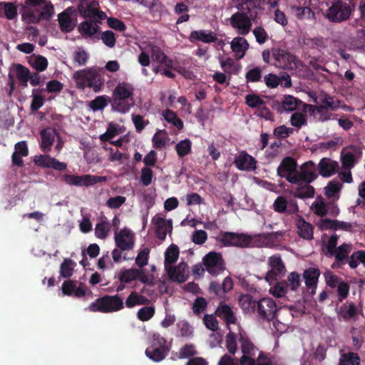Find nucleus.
I'll list each match as a JSON object with an SVG mask.
<instances>
[{
	"label": "nucleus",
	"mask_w": 365,
	"mask_h": 365,
	"mask_svg": "<svg viewBox=\"0 0 365 365\" xmlns=\"http://www.w3.org/2000/svg\"><path fill=\"white\" fill-rule=\"evenodd\" d=\"M257 313L262 319L272 321L277 331L283 332L286 329L289 320L284 319L282 315H289V311L287 309H277L272 299L264 297L259 300Z\"/></svg>",
	"instance_id": "obj_1"
},
{
	"label": "nucleus",
	"mask_w": 365,
	"mask_h": 365,
	"mask_svg": "<svg viewBox=\"0 0 365 365\" xmlns=\"http://www.w3.org/2000/svg\"><path fill=\"white\" fill-rule=\"evenodd\" d=\"M236 334L237 342L239 341L242 354L240 359V365H270L268 360L262 359V352L242 331L240 326H237Z\"/></svg>",
	"instance_id": "obj_2"
},
{
	"label": "nucleus",
	"mask_w": 365,
	"mask_h": 365,
	"mask_svg": "<svg viewBox=\"0 0 365 365\" xmlns=\"http://www.w3.org/2000/svg\"><path fill=\"white\" fill-rule=\"evenodd\" d=\"M217 314L224 319L227 323L229 333L226 335L225 339V346L227 351L232 355L237 352V319L230 307L227 304H221L216 310Z\"/></svg>",
	"instance_id": "obj_3"
},
{
	"label": "nucleus",
	"mask_w": 365,
	"mask_h": 365,
	"mask_svg": "<svg viewBox=\"0 0 365 365\" xmlns=\"http://www.w3.org/2000/svg\"><path fill=\"white\" fill-rule=\"evenodd\" d=\"M73 78L77 88L80 89L89 88H92L95 93H98L103 86V80L94 67L77 71L73 73Z\"/></svg>",
	"instance_id": "obj_4"
},
{
	"label": "nucleus",
	"mask_w": 365,
	"mask_h": 365,
	"mask_svg": "<svg viewBox=\"0 0 365 365\" xmlns=\"http://www.w3.org/2000/svg\"><path fill=\"white\" fill-rule=\"evenodd\" d=\"M133 87L127 83H119L113 92L112 106L120 113L128 112L133 105Z\"/></svg>",
	"instance_id": "obj_5"
},
{
	"label": "nucleus",
	"mask_w": 365,
	"mask_h": 365,
	"mask_svg": "<svg viewBox=\"0 0 365 365\" xmlns=\"http://www.w3.org/2000/svg\"><path fill=\"white\" fill-rule=\"evenodd\" d=\"M124 303L118 294L113 296L106 295L96 299L88 307V309L93 312L109 313L122 309Z\"/></svg>",
	"instance_id": "obj_6"
},
{
	"label": "nucleus",
	"mask_w": 365,
	"mask_h": 365,
	"mask_svg": "<svg viewBox=\"0 0 365 365\" xmlns=\"http://www.w3.org/2000/svg\"><path fill=\"white\" fill-rule=\"evenodd\" d=\"M252 17L250 14L248 6H240L238 11L229 19L230 24L240 36H246L250 32L252 26Z\"/></svg>",
	"instance_id": "obj_7"
},
{
	"label": "nucleus",
	"mask_w": 365,
	"mask_h": 365,
	"mask_svg": "<svg viewBox=\"0 0 365 365\" xmlns=\"http://www.w3.org/2000/svg\"><path fill=\"white\" fill-rule=\"evenodd\" d=\"M338 245V236L331 235L326 245L325 255L329 257H334L337 261L344 259L352 250V245L344 243L340 246Z\"/></svg>",
	"instance_id": "obj_8"
},
{
	"label": "nucleus",
	"mask_w": 365,
	"mask_h": 365,
	"mask_svg": "<svg viewBox=\"0 0 365 365\" xmlns=\"http://www.w3.org/2000/svg\"><path fill=\"white\" fill-rule=\"evenodd\" d=\"M78 11L81 17L98 23H102L107 18L106 14L99 10V4L96 0L81 2L78 6Z\"/></svg>",
	"instance_id": "obj_9"
},
{
	"label": "nucleus",
	"mask_w": 365,
	"mask_h": 365,
	"mask_svg": "<svg viewBox=\"0 0 365 365\" xmlns=\"http://www.w3.org/2000/svg\"><path fill=\"white\" fill-rule=\"evenodd\" d=\"M202 263L205 269L213 276L220 274L226 269L222 254L215 251L206 254L202 258Z\"/></svg>",
	"instance_id": "obj_10"
},
{
	"label": "nucleus",
	"mask_w": 365,
	"mask_h": 365,
	"mask_svg": "<svg viewBox=\"0 0 365 365\" xmlns=\"http://www.w3.org/2000/svg\"><path fill=\"white\" fill-rule=\"evenodd\" d=\"M62 180L66 184L70 185L88 187L97 183L106 182L108 179L106 176L91 175H74L64 174L62 176Z\"/></svg>",
	"instance_id": "obj_11"
},
{
	"label": "nucleus",
	"mask_w": 365,
	"mask_h": 365,
	"mask_svg": "<svg viewBox=\"0 0 365 365\" xmlns=\"http://www.w3.org/2000/svg\"><path fill=\"white\" fill-rule=\"evenodd\" d=\"M220 242L227 247H245L252 245L255 242V238L242 233L225 232L222 234Z\"/></svg>",
	"instance_id": "obj_12"
},
{
	"label": "nucleus",
	"mask_w": 365,
	"mask_h": 365,
	"mask_svg": "<svg viewBox=\"0 0 365 365\" xmlns=\"http://www.w3.org/2000/svg\"><path fill=\"white\" fill-rule=\"evenodd\" d=\"M58 22L61 32H71L76 26V11L73 6H68L58 14Z\"/></svg>",
	"instance_id": "obj_13"
},
{
	"label": "nucleus",
	"mask_w": 365,
	"mask_h": 365,
	"mask_svg": "<svg viewBox=\"0 0 365 365\" xmlns=\"http://www.w3.org/2000/svg\"><path fill=\"white\" fill-rule=\"evenodd\" d=\"M272 56L276 61L275 66L279 68L294 70L297 67L296 57L284 49L273 48Z\"/></svg>",
	"instance_id": "obj_14"
},
{
	"label": "nucleus",
	"mask_w": 365,
	"mask_h": 365,
	"mask_svg": "<svg viewBox=\"0 0 365 365\" xmlns=\"http://www.w3.org/2000/svg\"><path fill=\"white\" fill-rule=\"evenodd\" d=\"M297 163L291 157L284 158L277 168V173L281 178H285L289 182L294 184L297 175Z\"/></svg>",
	"instance_id": "obj_15"
},
{
	"label": "nucleus",
	"mask_w": 365,
	"mask_h": 365,
	"mask_svg": "<svg viewBox=\"0 0 365 365\" xmlns=\"http://www.w3.org/2000/svg\"><path fill=\"white\" fill-rule=\"evenodd\" d=\"M267 264L269 270L265 275V279L269 283L273 282L278 276L284 275L286 272L285 265L279 255H274L268 258Z\"/></svg>",
	"instance_id": "obj_16"
},
{
	"label": "nucleus",
	"mask_w": 365,
	"mask_h": 365,
	"mask_svg": "<svg viewBox=\"0 0 365 365\" xmlns=\"http://www.w3.org/2000/svg\"><path fill=\"white\" fill-rule=\"evenodd\" d=\"M362 150L357 146H348L344 148L341 152L342 167L344 170H351L356 163L361 159Z\"/></svg>",
	"instance_id": "obj_17"
},
{
	"label": "nucleus",
	"mask_w": 365,
	"mask_h": 365,
	"mask_svg": "<svg viewBox=\"0 0 365 365\" xmlns=\"http://www.w3.org/2000/svg\"><path fill=\"white\" fill-rule=\"evenodd\" d=\"M318 177L317 166L313 161H307L303 163L297 170L296 182L294 184H303L304 182H312Z\"/></svg>",
	"instance_id": "obj_18"
},
{
	"label": "nucleus",
	"mask_w": 365,
	"mask_h": 365,
	"mask_svg": "<svg viewBox=\"0 0 365 365\" xmlns=\"http://www.w3.org/2000/svg\"><path fill=\"white\" fill-rule=\"evenodd\" d=\"M350 13V8L346 3L336 1L327 9L326 17L331 21L340 22L347 19Z\"/></svg>",
	"instance_id": "obj_19"
},
{
	"label": "nucleus",
	"mask_w": 365,
	"mask_h": 365,
	"mask_svg": "<svg viewBox=\"0 0 365 365\" xmlns=\"http://www.w3.org/2000/svg\"><path fill=\"white\" fill-rule=\"evenodd\" d=\"M168 277L179 283L185 282L189 277V267L187 263L182 262L177 266L170 265L165 268Z\"/></svg>",
	"instance_id": "obj_20"
},
{
	"label": "nucleus",
	"mask_w": 365,
	"mask_h": 365,
	"mask_svg": "<svg viewBox=\"0 0 365 365\" xmlns=\"http://www.w3.org/2000/svg\"><path fill=\"white\" fill-rule=\"evenodd\" d=\"M116 247L120 250H130L134 246V235L133 232L125 227L115 235Z\"/></svg>",
	"instance_id": "obj_21"
},
{
	"label": "nucleus",
	"mask_w": 365,
	"mask_h": 365,
	"mask_svg": "<svg viewBox=\"0 0 365 365\" xmlns=\"http://www.w3.org/2000/svg\"><path fill=\"white\" fill-rule=\"evenodd\" d=\"M34 162L39 167L53 168L58 171H63L67 168L66 163L60 162L48 155H36Z\"/></svg>",
	"instance_id": "obj_22"
},
{
	"label": "nucleus",
	"mask_w": 365,
	"mask_h": 365,
	"mask_svg": "<svg viewBox=\"0 0 365 365\" xmlns=\"http://www.w3.org/2000/svg\"><path fill=\"white\" fill-rule=\"evenodd\" d=\"M274 211L283 213L287 212L289 213H295L298 211V205L295 200L287 201L283 196H279L273 203Z\"/></svg>",
	"instance_id": "obj_23"
},
{
	"label": "nucleus",
	"mask_w": 365,
	"mask_h": 365,
	"mask_svg": "<svg viewBox=\"0 0 365 365\" xmlns=\"http://www.w3.org/2000/svg\"><path fill=\"white\" fill-rule=\"evenodd\" d=\"M339 168V163L329 158H323L318 163L317 169L319 174L324 178H329L333 175Z\"/></svg>",
	"instance_id": "obj_24"
},
{
	"label": "nucleus",
	"mask_w": 365,
	"mask_h": 365,
	"mask_svg": "<svg viewBox=\"0 0 365 365\" xmlns=\"http://www.w3.org/2000/svg\"><path fill=\"white\" fill-rule=\"evenodd\" d=\"M234 163L240 170L250 171L256 169L257 161L246 152H241L236 156Z\"/></svg>",
	"instance_id": "obj_25"
},
{
	"label": "nucleus",
	"mask_w": 365,
	"mask_h": 365,
	"mask_svg": "<svg viewBox=\"0 0 365 365\" xmlns=\"http://www.w3.org/2000/svg\"><path fill=\"white\" fill-rule=\"evenodd\" d=\"M287 232L280 230L270 233L262 234L255 236V242H261L262 245L266 247H274L277 242L280 241L286 235Z\"/></svg>",
	"instance_id": "obj_26"
},
{
	"label": "nucleus",
	"mask_w": 365,
	"mask_h": 365,
	"mask_svg": "<svg viewBox=\"0 0 365 365\" xmlns=\"http://www.w3.org/2000/svg\"><path fill=\"white\" fill-rule=\"evenodd\" d=\"M320 276V271L316 267H310L304 271L303 277L305 284L311 293L314 294L317 287L318 279Z\"/></svg>",
	"instance_id": "obj_27"
},
{
	"label": "nucleus",
	"mask_w": 365,
	"mask_h": 365,
	"mask_svg": "<svg viewBox=\"0 0 365 365\" xmlns=\"http://www.w3.org/2000/svg\"><path fill=\"white\" fill-rule=\"evenodd\" d=\"M217 39V37L216 34L210 30L193 31L189 36V40L190 42L199 41L205 43H210L216 41Z\"/></svg>",
	"instance_id": "obj_28"
},
{
	"label": "nucleus",
	"mask_w": 365,
	"mask_h": 365,
	"mask_svg": "<svg viewBox=\"0 0 365 365\" xmlns=\"http://www.w3.org/2000/svg\"><path fill=\"white\" fill-rule=\"evenodd\" d=\"M101 24L96 21L86 20L78 25V30L85 38L92 37L99 32V25Z\"/></svg>",
	"instance_id": "obj_29"
},
{
	"label": "nucleus",
	"mask_w": 365,
	"mask_h": 365,
	"mask_svg": "<svg viewBox=\"0 0 365 365\" xmlns=\"http://www.w3.org/2000/svg\"><path fill=\"white\" fill-rule=\"evenodd\" d=\"M149 344L150 346L145 350V355L154 361H160V334H154Z\"/></svg>",
	"instance_id": "obj_30"
},
{
	"label": "nucleus",
	"mask_w": 365,
	"mask_h": 365,
	"mask_svg": "<svg viewBox=\"0 0 365 365\" xmlns=\"http://www.w3.org/2000/svg\"><path fill=\"white\" fill-rule=\"evenodd\" d=\"M249 46L247 41L242 36L235 37L230 42L231 49L238 58H242L245 56Z\"/></svg>",
	"instance_id": "obj_31"
},
{
	"label": "nucleus",
	"mask_w": 365,
	"mask_h": 365,
	"mask_svg": "<svg viewBox=\"0 0 365 365\" xmlns=\"http://www.w3.org/2000/svg\"><path fill=\"white\" fill-rule=\"evenodd\" d=\"M314 101L316 103L320 104L319 106H324V109L328 108L335 110L340 107V101L324 93L319 94Z\"/></svg>",
	"instance_id": "obj_32"
},
{
	"label": "nucleus",
	"mask_w": 365,
	"mask_h": 365,
	"mask_svg": "<svg viewBox=\"0 0 365 365\" xmlns=\"http://www.w3.org/2000/svg\"><path fill=\"white\" fill-rule=\"evenodd\" d=\"M41 148L43 152H48L54 142L55 131L49 128L43 129L41 131Z\"/></svg>",
	"instance_id": "obj_33"
},
{
	"label": "nucleus",
	"mask_w": 365,
	"mask_h": 365,
	"mask_svg": "<svg viewBox=\"0 0 365 365\" xmlns=\"http://www.w3.org/2000/svg\"><path fill=\"white\" fill-rule=\"evenodd\" d=\"M310 182L296 184L298 187L294 191V195L298 198H309L314 195V189L309 185Z\"/></svg>",
	"instance_id": "obj_34"
},
{
	"label": "nucleus",
	"mask_w": 365,
	"mask_h": 365,
	"mask_svg": "<svg viewBox=\"0 0 365 365\" xmlns=\"http://www.w3.org/2000/svg\"><path fill=\"white\" fill-rule=\"evenodd\" d=\"M175 70L176 67L173 61L161 54V73L166 77L173 78L175 76Z\"/></svg>",
	"instance_id": "obj_35"
},
{
	"label": "nucleus",
	"mask_w": 365,
	"mask_h": 365,
	"mask_svg": "<svg viewBox=\"0 0 365 365\" xmlns=\"http://www.w3.org/2000/svg\"><path fill=\"white\" fill-rule=\"evenodd\" d=\"M338 314L346 321L355 319L357 314V309L354 304L346 303L340 307Z\"/></svg>",
	"instance_id": "obj_36"
},
{
	"label": "nucleus",
	"mask_w": 365,
	"mask_h": 365,
	"mask_svg": "<svg viewBox=\"0 0 365 365\" xmlns=\"http://www.w3.org/2000/svg\"><path fill=\"white\" fill-rule=\"evenodd\" d=\"M180 255V250L176 245H170L165 252V268L173 265L175 262Z\"/></svg>",
	"instance_id": "obj_37"
},
{
	"label": "nucleus",
	"mask_w": 365,
	"mask_h": 365,
	"mask_svg": "<svg viewBox=\"0 0 365 365\" xmlns=\"http://www.w3.org/2000/svg\"><path fill=\"white\" fill-rule=\"evenodd\" d=\"M298 234L304 239L310 240L313 237V229L311 224L304 220L299 218L297 222Z\"/></svg>",
	"instance_id": "obj_38"
},
{
	"label": "nucleus",
	"mask_w": 365,
	"mask_h": 365,
	"mask_svg": "<svg viewBox=\"0 0 365 365\" xmlns=\"http://www.w3.org/2000/svg\"><path fill=\"white\" fill-rule=\"evenodd\" d=\"M38 9H26L22 14V21L26 24H37L41 20L38 14Z\"/></svg>",
	"instance_id": "obj_39"
},
{
	"label": "nucleus",
	"mask_w": 365,
	"mask_h": 365,
	"mask_svg": "<svg viewBox=\"0 0 365 365\" xmlns=\"http://www.w3.org/2000/svg\"><path fill=\"white\" fill-rule=\"evenodd\" d=\"M220 64L225 73L228 74L237 73L240 70V66L236 65L231 58H227L226 59L220 58Z\"/></svg>",
	"instance_id": "obj_40"
},
{
	"label": "nucleus",
	"mask_w": 365,
	"mask_h": 365,
	"mask_svg": "<svg viewBox=\"0 0 365 365\" xmlns=\"http://www.w3.org/2000/svg\"><path fill=\"white\" fill-rule=\"evenodd\" d=\"M147 301L148 299L144 296L136 292H132L127 297L125 304L128 308H132L138 304H145Z\"/></svg>",
	"instance_id": "obj_41"
},
{
	"label": "nucleus",
	"mask_w": 365,
	"mask_h": 365,
	"mask_svg": "<svg viewBox=\"0 0 365 365\" xmlns=\"http://www.w3.org/2000/svg\"><path fill=\"white\" fill-rule=\"evenodd\" d=\"M76 263L69 258H66L60 267V274L63 278H69L73 275V267Z\"/></svg>",
	"instance_id": "obj_42"
},
{
	"label": "nucleus",
	"mask_w": 365,
	"mask_h": 365,
	"mask_svg": "<svg viewBox=\"0 0 365 365\" xmlns=\"http://www.w3.org/2000/svg\"><path fill=\"white\" fill-rule=\"evenodd\" d=\"M360 358L356 353L349 352L342 354L340 356L339 365H359Z\"/></svg>",
	"instance_id": "obj_43"
},
{
	"label": "nucleus",
	"mask_w": 365,
	"mask_h": 365,
	"mask_svg": "<svg viewBox=\"0 0 365 365\" xmlns=\"http://www.w3.org/2000/svg\"><path fill=\"white\" fill-rule=\"evenodd\" d=\"M310 209L314 214L319 216H324L327 213L326 203L321 197H317L312 202Z\"/></svg>",
	"instance_id": "obj_44"
},
{
	"label": "nucleus",
	"mask_w": 365,
	"mask_h": 365,
	"mask_svg": "<svg viewBox=\"0 0 365 365\" xmlns=\"http://www.w3.org/2000/svg\"><path fill=\"white\" fill-rule=\"evenodd\" d=\"M111 228V225L109 222L102 220L101 222L96 224L95 227V235L96 237L103 240L108 236V234Z\"/></svg>",
	"instance_id": "obj_45"
},
{
	"label": "nucleus",
	"mask_w": 365,
	"mask_h": 365,
	"mask_svg": "<svg viewBox=\"0 0 365 365\" xmlns=\"http://www.w3.org/2000/svg\"><path fill=\"white\" fill-rule=\"evenodd\" d=\"M89 58V54L81 47H78L73 52V61L78 66H85Z\"/></svg>",
	"instance_id": "obj_46"
},
{
	"label": "nucleus",
	"mask_w": 365,
	"mask_h": 365,
	"mask_svg": "<svg viewBox=\"0 0 365 365\" xmlns=\"http://www.w3.org/2000/svg\"><path fill=\"white\" fill-rule=\"evenodd\" d=\"M140 270L138 269H124L119 274V279L121 282L129 283L133 280H136Z\"/></svg>",
	"instance_id": "obj_47"
},
{
	"label": "nucleus",
	"mask_w": 365,
	"mask_h": 365,
	"mask_svg": "<svg viewBox=\"0 0 365 365\" xmlns=\"http://www.w3.org/2000/svg\"><path fill=\"white\" fill-rule=\"evenodd\" d=\"M239 304L246 313L253 312L255 308V302L250 294L242 295L239 299Z\"/></svg>",
	"instance_id": "obj_48"
},
{
	"label": "nucleus",
	"mask_w": 365,
	"mask_h": 365,
	"mask_svg": "<svg viewBox=\"0 0 365 365\" xmlns=\"http://www.w3.org/2000/svg\"><path fill=\"white\" fill-rule=\"evenodd\" d=\"M301 285L300 275L296 272H292L289 273L287 277L286 286L292 291H297Z\"/></svg>",
	"instance_id": "obj_49"
},
{
	"label": "nucleus",
	"mask_w": 365,
	"mask_h": 365,
	"mask_svg": "<svg viewBox=\"0 0 365 365\" xmlns=\"http://www.w3.org/2000/svg\"><path fill=\"white\" fill-rule=\"evenodd\" d=\"M163 115L165 118V120L173 125V126L176 127L178 130H180L183 127V123L182 121L178 117L175 113H174L172 110H166L163 113Z\"/></svg>",
	"instance_id": "obj_50"
},
{
	"label": "nucleus",
	"mask_w": 365,
	"mask_h": 365,
	"mask_svg": "<svg viewBox=\"0 0 365 365\" xmlns=\"http://www.w3.org/2000/svg\"><path fill=\"white\" fill-rule=\"evenodd\" d=\"M55 14L54 6L51 1L46 2L41 10L38 9V14L41 20L48 21Z\"/></svg>",
	"instance_id": "obj_51"
},
{
	"label": "nucleus",
	"mask_w": 365,
	"mask_h": 365,
	"mask_svg": "<svg viewBox=\"0 0 365 365\" xmlns=\"http://www.w3.org/2000/svg\"><path fill=\"white\" fill-rule=\"evenodd\" d=\"M341 187V183L332 180L324 187V193L329 197H335L338 195Z\"/></svg>",
	"instance_id": "obj_52"
},
{
	"label": "nucleus",
	"mask_w": 365,
	"mask_h": 365,
	"mask_svg": "<svg viewBox=\"0 0 365 365\" xmlns=\"http://www.w3.org/2000/svg\"><path fill=\"white\" fill-rule=\"evenodd\" d=\"M361 263L365 267V251L354 252L349 259V264L351 268H356Z\"/></svg>",
	"instance_id": "obj_53"
},
{
	"label": "nucleus",
	"mask_w": 365,
	"mask_h": 365,
	"mask_svg": "<svg viewBox=\"0 0 365 365\" xmlns=\"http://www.w3.org/2000/svg\"><path fill=\"white\" fill-rule=\"evenodd\" d=\"M192 142L189 139H185L180 141L175 146L178 155L183 157L190 153L191 150Z\"/></svg>",
	"instance_id": "obj_54"
},
{
	"label": "nucleus",
	"mask_w": 365,
	"mask_h": 365,
	"mask_svg": "<svg viewBox=\"0 0 365 365\" xmlns=\"http://www.w3.org/2000/svg\"><path fill=\"white\" fill-rule=\"evenodd\" d=\"M305 108L312 113L315 112L319 114V119L322 121H326L331 118V114L324 109V106H315L312 105H306Z\"/></svg>",
	"instance_id": "obj_55"
},
{
	"label": "nucleus",
	"mask_w": 365,
	"mask_h": 365,
	"mask_svg": "<svg viewBox=\"0 0 365 365\" xmlns=\"http://www.w3.org/2000/svg\"><path fill=\"white\" fill-rule=\"evenodd\" d=\"M108 97L106 96H97L90 102L89 106L91 109L93 111L103 110L108 105Z\"/></svg>",
	"instance_id": "obj_56"
},
{
	"label": "nucleus",
	"mask_w": 365,
	"mask_h": 365,
	"mask_svg": "<svg viewBox=\"0 0 365 365\" xmlns=\"http://www.w3.org/2000/svg\"><path fill=\"white\" fill-rule=\"evenodd\" d=\"M269 292L274 297L281 298L286 296L287 287L283 282H278L273 287H270Z\"/></svg>",
	"instance_id": "obj_57"
},
{
	"label": "nucleus",
	"mask_w": 365,
	"mask_h": 365,
	"mask_svg": "<svg viewBox=\"0 0 365 365\" xmlns=\"http://www.w3.org/2000/svg\"><path fill=\"white\" fill-rule=\"evenodd\" d=\"M298 105V100L292 96H285L282 101V107L285 111L294 110Z\"/></svg>",
	"instance_id": "obj_58"
},
{
	"label": "nucleus",
	"mask_w": 365,
	"mask_h": 365,
	"mask_svg": "<svg viewBox=\"0 0 365 365\" xmlns=\"http://www.w3.org/2000/svg\"><path fill=\"white\" fill-rule=\"evenodd\" d=\"M247 105L252 108H259L264 106L262 98L256 94H249L245 97Z\"/></svg>",
	"instance_id": "obj_59"
},
{
	"label": "nucleus",
	"mask_w": 365,
	"mask_h": 365,
	"mask_svg": "<svg viewBox=\"0 0 365 365\" xmlns=\"http://www.w3.org/2000/svg\"><path fill=\"white\" fill-rule=\"evenodd\" d=\"M290 123L292 126L300 128L307 124L305 115L300 112L294 113L290 118Z\"/></svg>",
	"instance_id": "obj_60"
},
{
	"label": "nucleus",
	"mask_w": 365,
	"mask_h": 365,
	"mask_svg": "<svg viewBox=\"0 0 365 365\" xmlns=\"http://www.w3.org/2000/svg\"><path fill=\"white\" fill-rule=\"evenodd\" d=\"M155 314V309L152 307H143L140 309L137 313L138 319L142 322L149 320Z\"/></svg>",
	"instance_id": "obj_61"
},
{
	"label": "nucleus",
	"mask_w": 365,
	"mask_h": 365,
	"mask_svg": "<svg viewBox=\"0 0 365 365\" xmlns=\"http://www.w3.org/2000/svg\"><path fill=\"white\" fill-rule=\"evenodd\" d=\"M17 8L13 3L6 2L4 4V16L9 20H13L17 16Z\"/></svg>",
	"instance_id": "obj_62"
},
{
	"label": "nucleus",
	"mask_w": 365,
	"mask_h": 365,
	"mask_svg": "<svg viewBox=\"0 0 365 365\" xmlns=\"http://www.w3.org/2000/svg\"><path fill=\"white\" fill-rule=\"evenodd\" d=\"M101 40L103 41V43L109 48H113L116 42L114 33L109 30L102 33Z\"/></svg>",
	"instance_id": "obj_63"
},
{
	"label": "nucleus",
	"mask_w": 365,
	"mask_h": 365,
	"mask_svg": "<svg viewBox=\"0 0 365 365\" xmlns=\"http://www.w3.org/2000/svg\"><path fill=\"white\" fill-rule=\"evenodd\" d=\"M31 65L33 68H35L38 72H41L47 68L48 61L46 58L39 55L35 58Z\"/></svg>",
	"instance_id": "obj_64"
}]
</instances>
